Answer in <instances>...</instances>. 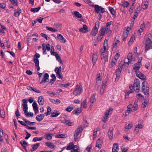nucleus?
<instances>
[{
	"mask_svg": "<svg viewBox=\"0 0 152 152\" xmlns=\"http://www.w3.org/2000/svg\"><path fill=\"white\" fill-rule=\"evenodd\" d=\"M132 88L133 89L136 93L139 92L140 90V83L138 79H135Z\"/></svg>",
	"mask_w": 152,
	"mask_h": 152,
	"instance_id": "f257e3e1",
	"label": "nucleus"
},
{
	"mask_svg": "<svg viewBox=\"0 0 152 152\" xmlns=\"http://www.w3.org/2000/svg\"><path fill=\"white\" fill-rule=\"evenodd\" d=\"M147 82L143 81L142 84V91L146 95H148L149 94V88L147 86Z\"/></svg>",
	"mask_w": 152,
	"mask_h": 152,
	"instance_id": "f03ea898",
	"label": "nucleus"
},
{
	"mask_svg": "<svg viewBox=\"0 0 152 152\" xmlns=\"http://www.w3.org/2000/svg\"><path fill=\"white\" fill-rule=\"evenodd\" d=\"M82 87L81 85H77L76 86L74 91L73 92V94L75 96L80 95L82 92Z\"/></svg>",
	"mask_w": 152,
	"mask_h": 152,
	"instance_id": "7ed1b4c3",
	"label": "nucleus"
},
{
	"mask_svg": "<svg viewBox=\"0 0 152 152\" xmlns=\"http://www.w3.org/2000/svg\"><path fill=\"white\" fill-rule=\"evenodd\" d=\"M83 128L81 126H79L75 130L74 135V140L76 141L79 137V133H81L83 130Z\"/></svg>",
	"mask_w": 152,
	"mask_h": 152,
	"instance_id": "20e7f679",
	"label": "nucleus"
},
{
	"mask_svg": "<svg viewBox=\"0 0 152 152\" xmlns=\"http://www.w3.org/2000/svg\"><path fill=\"white\" fill-rule=\"evenodd\" d=\"M152 42L149 38H148L146 40L145 50V52L152 48Z\"/></svg>",
	"mask_w": 152,
	"mask_h": 152,
	"instance_id": "39448f33",
	"label": "nucleus"
},
{
	"mask_svg": "<svg viewBox=\"0 0 152 152\" xmlns=\"http://www.w3.org/2000/svg\"><path fill=\"white\" fill-rule=\"evenodd\" d=\"M108 52H102L101 53V60L104 63L107 62L108 60Z\"/></svg>",
	"mask_w": 152,
	"mask_h": 152,
	"instance_id": "423d86ee",
	"label": "nucleus"
},
{
	"mask_svg": "<svg viewBox=\"0 0 152 152\" xmlns=\"http://www.w3.org/2000/svg\"><path fill=\"white\" fill-rule=\"evenodd\" d=\"M122 66H118V68L116 70V77L115 79V80H118V78L120 77V75L121 74V71L122 69Z\"/></svg>",
	"mask_w": 152,
	"mask_h": 152,
	"instance_id": "0eeeda50",
	"label": "nucleus"
},
{
	"mask_svg": "<svg viewBox=\"0 0 152 152\" xmlns=\"http://www.w3.org/2000/svg\"><path fill=\"white\" fill-rule=\"evenodd\" d=\"M79 31L80 32L86 33L88 32V29L86 25H83V27L79 28Z\"/></svg>",
	"mask_w": 152,
	"mask_h": 152,
	"instance_id": "6e6552de",
	"label": "nucleus"
},
{
	"mask_svg": "<svg viewBox=\"0 0 152 152\" xmlns=\"http://www.w3.org/2000/svg\"><path fill=\"white\" fill-rule=\"evenodd\" d=\"M61 66H60L59 67H56L55 68L54 71L56 73L57 77L59 78H62V76L61 75Z\"/></svg>",
	"mask_w": 152,
	"mask_h": 152,
	"instance_id": "1a4fd4ad",
	"label": "nucleus"
},
{
	"mask_svg": "<svg viewBox=\"0 0 152 152\" xmlns=\"http://www.w3.org/2000/svg\"><path fill=\"white\" fill-rule=\"evenodd\" d=\"M136 76L143 80H146V78L145 75L139 71L136 72Z\"/></svg>",
	"mask_w": 152,
	"mask_h": 152,
	"instance_id": "9d476101",
	"label": "nucleus"
},
{
	"mask_svg": "<svg viewBox=\"0 0 152 152\" xmlns=\"http://www.w3.org/2000/svg\"><path fill=\"white\" fill-rule=\"evenodd\" d=\"M142 65L141 61H139L136 64H134V66L133 68V69L135 70V72L136 73V72H138V70Z\"/></svg>",
	"mask_w": 152,
	"mask_h": 152,
	"instance_id": "9b49d317",
	"label": "nucleus"
},
{
	"mask_svg": "<svg viewBox=\"0 0 152 152\" xmlns=\"http://www.w3.org/2000/svg\"><path fill=\"white\" fill-rule=\"evenodd\" d=\"M49 75L48 73H45L43 78L42 79L41 82H40V83H42L43 82L45 83L46 82H49Z\"/></svg>",
	"mask_w": 152,
	"mask_h": 152,
	"instance_id": "f8f14e48",
	"label": "nucleus"
},
{
	"mask_svg": "<svg viewBox=\"0 0 152 152\" xmlns=\"http://www.w3.org/2000/svg\"><path fill=\"white\" fill-rule=\"evenodd\" d=\"M40 146V143H35L31 145V148L30 149V151L32 152L36 150Z\"/></svg>",
	"mask_w": 152,
	"mask_h": 152,
	"instance_id": "ddd939ff",
	"label": "nucleus"
},
{
	"mask_svg": "<svg viewBox=\"0 0 152 152\" xmlns=\"http://www.w3.org/2000/svg\"><path fill=\"white\" fill-rule=\"evenodd\" d=\"M108 41L107 40L105 39L104 42V47L101 49L100 50V51L102 53V52H108L106 50V46L107 45Z\"/></svg>",
	"mask_w": 152,
	"mask_h": 152,
	"instance_id": "4468645a",
	"label": "nucleus"
},
{
	"mask_svg": "<svg viewBox=\"0 0 152 152\" xmlns=\"http://www.w3.org/2000/svg\"><path fill=\"white\" fill-rule=\"evenodd\" d=\"M22 101L23 102V111H26L28 110V107H27V101L25 99H23L22 100Z\"/></svg>",
	"mask_w": 152,
	"mask_h": 152,
	"instance_id": "2eb2a0df",
	"label": "nucleus"
},
{
	"mask_svg": "<svg viewBox=\"0 0 152 152\" xmlns=\"http://www.w3.org/2000/svg\"><path fill=\"white\" fill-rule=\"evenodd\" d=\"M92 62L93 65H94L96 62L97 58V54L96 52H94L93 53L92 56Z\"/></svg>",
	"mask_w": 152,
	"mask_h": 152,
	"instance_id": "dca6fc26",
	"label": "nucleus"
},
{
	"mask_svg": "<svg viewBox=\"0 0 152 152\" xmlns=\"http://www.w3.org/2000/svg\"><path fill=\"white\" fill-rule=\"evenodd\" d=\"M118 145L117 143H114L113 144L112 149V152H118Z\"/></svg>",
	"mask_w": 152,
	"mask_h": 152,
	"instance_id": "f3484780",
	"label": "nucleus"
},
{
	"mask_svg": "<svg viewBox=\"0 0 152 152\" xmlns=\"http://www.w3.org/2000/svg\"><path fill=\"white\" fill-rule=\"evenodd\" d=\"M57 38L60 40V42L62 43H65L66 42V40L61 34H58L57 35Z\"/></svg>",
	"mask_w": 152,
	"mask_h": 152,
	"instance_id": "a211bd4d",
	"label": "nucleus"
},
{
	"mask_svg": "<svg viewBox=\"0 0 152 152\" xmlns=\"http://www.w3.org/2000/svg\"><path fill=\"white\" fill-rule=\"evenodd\" d=\"M40 57V55L39 53H36L34 56V63H38L39 62L38 59Z\"/></svg>",
	"mask_w": 152,
	"mask_h": 152,
	"instance_id": "6ab92c4d",
	"label": "nucleus"
},
{
	"mask_svg": "<svg viewBox=\"0 0 152 152\" xmlns=\"http://www.w3.org/2000/svg\"><path fill=\"white\" fill-rule=\"evenodd\" d=\"M44 117V116L43 114H41L37 115L36 117V118L38 121H40L43 119Z\"/></svg>",
	"mask_w": 152,
	"mask_h": 152,
	"instance_id": "aec40b11",
	"label": "nucleus"
},
{
	"mask_svg": "<svg viewBox=\"0 0 152 152\" xmlns=\"http://www.w3.org/2000/svg\"><path fill=\"white\" fill-rule=\"evenodd\" d=\"M113 48H116L120 44V41L116 39H115L113 42Z\"/></svg>",
	"mask_w": 152,
	"mask_h": 152,
	"instance_id": "412c9836",
	"label": "nucleus"
},
{
	"mask_svg": "<svg viewBox=\"0 0 152 152\" xmlns=\"http://www.w3.org/2000/svg\"><path fill=\"white\" fill-rule=\"evenodd\" d=\"M102 140L100 139H99L96 141V147H98L99 149H100L102 147Z\"/></svg>",
	"mask_w": 152,
	"mask_h": 152,
	"instance_id": "4be33fe9",
	"label": "nucleus"
},
{
	"mask_svg": "<svg viewBox=\"0 0 152 152\" xmlns=\"http://www.w3.org/2000/svg\"><path fill=\"white\" fill-rule=\"evenodd\" d=\"M98 29L97 28H95L94 27L92 29L91 33V34L92 36H95L98 33Z\"/></svg>",
	"mask_w": 152,
	"mask_h": 152,
	"instance_id": "5701e85b",
	"label": "nucleus"
},
{
	"mask_svg": "<svg viewBox=\"0 0 152 152\" xmlns=\"http://www.w3.org/2000/svg\"><path fill=\"white\" fill-rule=\"evenodd\" d=\"M38 102L39 104L40 105H42L43 104L44 100L42 96H40L38 97Z\"/></svg>",
	"mask_w": 152,
	"mask_h": 152,
	"instance_id": "b1692460",
	"label": "nucleus"
},
{
	"mask_svg": "<svg viewBox=\"0 0 152 152\" xmlns=\"http://www.w3.org/2000/svg\"><path fill=\"white\" fill-rule=\"evenodd\" d=\"M95 12L96 13H99L101 10V7L98 5H95L94 6Z\"/></svg>",
	"mask_w": 152,
	"mask_h": 152,
	"instance_id": "393cba45",
	"label": "nucleus"
},
{
	"mask_svg": "<svg viewBox=\"0 0 152 152\" xmlns=\"http://www.w3.org/2000/svg\"><path fill=\"white\" fill-rule=\"evenodd\" d=\"M49 100H50L52 103L56 104H58L61 102L60 100L58 99H56V100H55L54 99H49Z\"/></svg>",
	"mask_w": 152,
	"mask_h": 152,
	"instance_id": "a878e982",
	"label": "nucleus"
},
{
	"mask_svg": "<svg viewBox=\"0 0 152 152\" xmlns=\"http://www.w3.org/2000/svg\"><path fill=\"white\" fill-rule=\"evenodd\" d=\"M14 15L15 17H18L20 13H21V10L20 8H18L17 10H14Z\"/></svg>",
	"mask_w": 152,
	"mask_h": 152,
	"instance_id": "bb28decb",
	"label": "nucleus"
},
{
	"mask_svg": "<svg viewBox=\"0 0 152 152\" xmlns=\"http://www.w3.org/2000/svg\"><path fill=\"white\" fill-rule=\"evenodd\" d=\"M45 138L47 140H50L52 139V136L51 134L48 133L44 135Z\"/></svg>",
	"mask_w": 152,
	"mask_h": 152,
	"instance_id": "cd10ccee",
	"label": "nucleus"
},
{
	"mask_svg": "<svg viewBox=\"0 0 152 152\" xmlns=\"http://www.w3.org/2000/svg\"><path fill=\"white\" fill-rule=\"evenodd\" d=\"M61 123L64 124H66V125H68L69 126H72L74 124L73 123L71 122V121L70 120H65L64 121H61Z\"/></svg>",
	"mask_w": 152,
	"mask_h": 152,
	"instance_id": "c85d7f7f",
	"label": "nucleus"
},
{
	"mask_svg": "<svg viewBox=\"0 0 152 152\" xmlns=\"http://www.w3.org/2000/svg\"><path fill=\"white\" fill-rule=\"evenodd\" d=\"M81 112V110L80 109V108H78L77 110H74L73 112V114H76L77 115H78Z\"/></svg>",
	"mask_w": 152,
	"mask_h": 152,
	"instance_id": "c756f323",
	"label": "nucleus"
},
{
	"mask_svg": "<svg viewBox=\"0 0 152 152\" xmlns=\"http://www.w3.org/2000/svg\"><path fill=\"white\" fill-rule=\"evenodd\" d=\"M41 8V7L39 6L37 8H32L31 9V11L33 12H38Z\"/></svg>",
	"mask_w": 152,
	"mask_h": 152,
	"instance_id": "7c9ffc66",
	"label": "nucleus"
},
{
	"mask_svg": "<svg viewBox=\"0 0 152 152\" xmlns=\"http://www.w3.org/2000/svg\"><path fill=\"white\" fill-rule=\"evenodd\" d=\"M74 14L75 16L78 18H82V15L80 14L78 11H75L74 12Z\"/></svg>",
	"mask_w": 152,
	"mask_h": 152,
	"instance_id": "2f4dec72",
	"label": "nucleus"
},
{
	"mask_svg": "<svg viewBox=\"0 0 152 152\" xmlns=\"http://www.w3.org/2000/svg\"><path fill=\"white\" fill-rule=\"evenodd\" d=\"M108 134L110 139L111 140L112 139L113 136L112 130L109 129L108 132Z\"/></svg>",
	"mask_w": 152,
	"mask_h": 152,
	"instance_id": "473e14b6",
	"label": "nucleus"
},
{
	"mask_svg": "<svg viewBox=\"0 0 152 152\" xmlns=\"http://www.w3.org/2000/svg\"><path fill=\"white\" fill-rule=\"evenodd\" d=\"M127 59L129 60V63H131V61H132V54L131 53H129L127 56Z\"/></svg>",
	"mask_w": 152,
	"mask_h": 152,
	"instance_id": "72a5a7b5",
	"label": "nucleus"
},
{
	"mask_svg": "<svg viewBox=\"0 0 152 152\" xmlns=\"http://www.w3.org/2000/svg\"><path fill=\"white\" fill-rule=\"evenodd\" d=\"M121 5L124 7H129V3L127 1H125Z\"/></svg>",
	"mask_w": 152,
	"mask_h": 152,
	"instance_id": "f704fd0d",
	"label": "nucleus"
},
{
	"mask_svg": "<svg viewBox=\"0 0 152 152\" xmlns=\"http://www.w3.org/2000/svg\"><path fill=\"white\" fill-rule=\"evenodd\" d=\"M46 29L52 32H56L58 31L56 29H55L52 27H50L48 26H46Z\"/></svg>",
	"mask_w": 152,
	"mask_h": 152,
	"instance_id": "c9c22d12",
	"label": "nucleus"
},
{
	"mask_svg": "<svg viewBox=\"0 0 152 152\" xmlns=\"http://www.w3.org/2000/svg\"><path fill=\"white\" fill-rule=\"evenodd\" d=\"M105 33V32L104 29L103 28H102L100 31L99 34V35L101 36V37H102V36L103 37V36L104 34Z\"/></svg>",
	"mask_w": 152,
	"mask_h": 152,
	"instance_id": "e433bc0d",
	"label": "nucleus"
},
{
	"mask_svg": "<svg viewBox=\"0 0 152 152\" xmlns=\"http://www.w3.org/2000/svg\"><path fill=\"white\" fill-rule=\"evenodd\" d=\"M43 137H34L33 138V141L34 142H36L37 141H41L43 139Z\"/></svg>",
	"mask_w": 152,
	"mask_h": 152,
	"instance_id": "4c0bfd02",
	"label": "nucleus"
},
{
	"mask_svg": "<svg viewBox=\"0 0 152 152\" xmlns=\"http://www.w3.org/2000/svg\"><path fill=\"white\" fill-rule=\"evenodd\" d=\"M135 128V130L137 132H138L139 129H137V128L139 129L142 128V126L141 124H138L136 125Z\"/></svg>",
	"mask_w": 152,
	"mask_h": 152,
	"instance_id": "58836bf2",
	"label": "nucleus"
},
{
	"mask_svg": "<svg viewBox=\"0 0 152 152\" xmlns=\"http://www.w3.org/2000/svg\"><path fill=\"white\" fill-rule=\"evenodd\" d=\"M73 145V143L72 142L69 143L67 146L66 148V150H71L72 149Z\"/></svg>",
	"mask_w": 152,
	"mask_h": 152,
	"instance_id": "ea45409f",
	"label": "nucleus"
},
{
	"mask_svg": "<svg viewBox=\"0 0 152 152\" xmlns=\"http://www.w3.org/2000/svg\"><path fill=\"white\" fill-rule=\"evenodd\" d=\"M33 109L34 110H38V107H37V103L35 102H34L32 104Z\"/></svg>",
	"mask_w": 152,
	"mask_h": 152,
	"instance_id": "a19ab883",
	"label": "nucleus"
},
{
	"mask_svg": "<svg viewBox=\"0 0 152 152\" xmlns=\"http://www.w3.org/2000/svg\"><path fill=\"white\" fill-rule=\"evenodd\" d=\"M137 101H135V102H134V104L133 106V108H134L133 110L134 111L137 110V109H138V105L137 104Z\"/></svg>",
	"mask_w": 152,
	"mask_h": 152,
	"instance_id": "79ce46f5",
	"label": "nucleus"
},
{
	"mask_svg": "<svg viewBox=\"0 0 152 152\" xmlns=\"http://www.w3.org/2000/svg\"><path fill=\"white\" fill-rule=\"evenodd\" d=\"M60 114V113H58L57 111H56L55 113L53 112L52 113L51 115V117H56L58 116Z\"/></svg>",
	"mask_w": 152,
	"mask_h": 152,
	"instance_id": "37998d69",
	"label": "nucleus"
},
{
	"mask_svg": "<svg viewBox=\"0 0 152 152\" xmlns=\"http://www.w3.org/2000/svg\"><path fill=\"white\" fill-rule=\"evenodd\" d=\"M65 135L64 134H58L56 135V138H64L66 137V136H65Z\"/></svg>",
	"mask_w": 152,
	"mask_h": 152,
	"instance_id": "c03bdc74",
	"label": "nucleus"
},
{
	"mask_svg": "<svg viewBox=\"0 0 152 152\" xmlns=\"http://www.w3.org/2000/svg\"><path fill=\"white\" fill-rule=\"evenodd\" d=\"M109 115H108V114H107V113L105 112L104 115V116L102 119L103 122H105L107 119V117Z\"/></svg>",
	"mask_w": 152,
	"mask_h": 152,
	"instance_id": "a18cd8bd",
	"label": "nucleus"
},
{
	"mask_svg": "<svg viewBox=\"0 0 152 152\" xmlns=\"http://www.w3.org/2000/svg\"><path fill=\"white\" fill-rule=\"evenodd\" d=\"M132 111V109H128L126 111L125 113H123V115L125 116H126L129 114V113L131 112Z\"/></svg>",
	"mask_w": 152,
	"mask_h": 152,
	"instance_id": "49530a36",
	"label": "nucleus"
},
{
	"mask_svg": "<svg viewBox=\"0 0 152 152\" xmlns=\"http://www.w3.org/2000/svg\"><path fill=\"white\" fill-rule=\"evenodd\" d=\"M81 105L82 107H83L84 108H86L87 107V104L86 100L81 103Z\"/></svg>",
	"mask_w": 152,
	"mask_h": 152,
	"instance_id": "de8ad7c7",
	"label": "nucleus"
},
{
	"mask_svg": "<svg viewBox=\"0 0 152 152\" xmlns=\"http://www.w3.org/2000/svg\"><path fill=\"white\" fill-rule=\"evenodd\" d=\"M113 21H111L109 22H107L106 25L105 27L110 28V26L113 24Z\"/></svg>",
	"mask_w": 152,
	"mask_h": 152,
	"instance_id": "09e8293b",
	"label": "nucleus"
},
{
	"mask_svg": "<svg viewBox=\"0 0 152 152\" xmlns=\"http://www.w3.org/2000/svg\"><path fill=\"white\" fill-rule=\"evenodd\" d=\"M116 62V61H115V60H113L111 62L110 64L109 65V67L110 68H111L114 66L115 65Z\"/></svg>",
	"mask_w": 152,
	"mask_h": 152,
	"instance_id": "8fccbe9b",
	"label": "nucleus"
},
{
	"mask_svg": "<svg viewBox=\"0 0 152 152\" xmlns=\"http://www.w3.org/2000/svg\"><path fill=\"white\" fill-rule=\"evenodd\" d=\"M41 35L42 37H43L47 40H48L49 39V37H48V35L45 34L43 33H41Z\"/></svg>",
	"mask_w": 152,
	"mask_h": 152,
	"instance_id": "3c124183",
	"label": "nucleus"
},
{
	"mask_svg": "<svg viewBox=\"0 0 152 152\" xmlns=\"http://www.w3.org/2000/svg\"><path fill=\"white\" fill-rule=\"evenodd\" d=\"M109 9L110 12V13L113 15H114L115 13V12L114 11V9L112 8L111 7H109Z\"/></svg>",
	"mask_w": 152,
	"mask_h": 152,
	"instance_id": "603ef678",
	"label": "nucleus"
},
{
	"mask_svg": "<svg viewBox=\"0 0 152 152\" xmlns=\"http://www.w3.org/2000/svg\"><path fill=\"white\" fill-rule=\"evenodd\" d=\"M130 63H129L128 62H124V64L123 65L122 64L121 65H120V66H122V68L124 67L125 69H126L128 66V65Z\"/></svg>",
	"mask_w": 152,
	"mask_h": 152,
	"instance_id": "864d4df0",
	"label": "nucleus"
},
{
	"mask_svg": "<svg viewBox=\"0 0 152 152\" xmlns=\"http://www.w3.org/2000/svg\"><path fill=\"white\" fill-rule=\"evenodd\" d=\"M46 145L48 147H50L51 146H52L53 148H54L55 147L53 145H52V143L50 142H46L45 143Z\"/></svg>",
	"mask_w": 152,
	"mask_h": 152,
	"instance_id": "5fc2aeb1",
	"label": "nucleus"
},
{
	"mask_svg": "<svg viewBox=\"0 0 152 152\" xmlns=\"http://www.w3.org/2000/svg\"><path fill=\"white\" fill-rule=\"evenodd\" d=\"M0 115L1 117L2 118H4L5 117V112L3 111L0 110Z\"/></svg>",
	"mask_w": 152,
	"mask_h": 152,
	"instance_id": "6e6d98bb",
	"label": "nucleus"
},
{
	"mask_svg": "<svg viewBox=\"0 0 152 152\" xmlns=\"http://www.w3.org/2000/svg\"><path fill=\"white\" fill-rule=\"evenodd\" d=\"M70 83H68L66 84H63L61 83H60L59 84V85L61 86V87H64L65 88L67 87V86H69L70 85Z\"/></svg>",
	"mask_w": 152,
	"mask_h": 152,
	"instance_id": "4d7b16f0",
	"label": "nucleus"
},
{
	"mask_svg": "<svg viewBox=\"0 0 152 152\" xmlns=\"http://www.w3.org/2000/svg\"><path fill=\"white\" fill-rule=\"evenodd\" d=\"M96 101L95 96L93 95L90 99V102L91 103H93Z\"/></svg>",
	"mask_w": 152,
	"mask_h": 152,
	"instance_id": "13d9d810",
	"label": "nucleus"
},
{
	"mask_svg": "<svg viewBox=\"0 0 152 152\" xmlns=\"http://www.w3.org/2000/svg\"><path fill=\"white\" fill-rule=\"evenodd\" d=\"M123 34L124 35L123 36L124 37V38H123V39L124 41H125L126 40V38L128 35V33L127 32H126L125 33L124 32L123 33Z\"/></svg>",
	"mask_w": 152,
	"mask_h": 152,
	"instance_id": "bf43d9fd",
	"label": "nucleus"
},
{
	"mask_svg": "<svg viewBox=\"0 0 152 152\" xmlns=\"http://www.w3.org/2000/svg\"><path fill=\"white\" fill-rule=\"evenodd\" d=\"M20 143L21 145H28V142H26V141H25V140H24L23 141H21L20 142Z\"/></svg>",
	"mask_w": 152,
	"mask_h": 152,
	"instance_id": "052dcab7",
	"label": "nucleus"
},
{
	"mask_svg": "<svg viewBox=\"0 0 152 152\" xmlns=\"http://www.w3.org/2000/svg\"><path fill=\"white\" fill-rule=\"evenodd\" d=\"M135 0H134V1L133 2L130 8V9L131 10H132V12H131V13H132V12L133 10L135 8V6L134 5V4L135 3Z\"/></svg>",
	"mask_w": 152,
	"mask_h": 152,
	"instance_id": "680f3d73",
	"label": "nucleus"
},
{
	"mask_svg": "<svg viewBox=\"0 0 152 152\" xmlns=\"http://www.w3.org/2000/svg\"><path fill=\"white\" fill-rule=\"evenodd\" d=\"M148 102H144L142 103V105H141V107L142 108H145L146 106L148 105Z\"/></svg>",
	"mask_w": 152,
	"mask_h": 152,
	"instance_id": "e2e57ef3",
	"label": "nucleus"
},
{
	"mask_svg": "<svg viewBox=\"0 0 152 152\" xmlns=\"http://www.w3.org/2000/svg\"><path fill=\"white\" fill-rule=\"evenodd\" d=\"M39 62L38 63H35V67L37 68V70L38 71L40 69V67L39 66Z\"/></svg>",
	"mask_w": 152,
	"mask_h": 152,
	"instance_id": "0e129e2a",
	"label": "nucleus"
},
{
	"mask_svg": "<svg viewBox=\"0 0 152 152\" xmlns=\"http://www.w3.org/2000/svg\"><path fill=\"white\" fill-rule=\"evenodd\" d=\"M133 39H134L133 37L132 36L131 37L129 41L128 42V44L129 45H132V42L133 41Z\"/></svg>",
	"mask_w": 152,
	"mask_h": 152,
	"instance_id": "69168bd1",
	"label": "nucleus"
},
{
	"mask_svg": "<svg viewBox=\"0 0 152 152\" xmlns=\"http://www.w3.org/2000/svg\"><path fill=\"white\" fill-rule=\"evenodd\" d=\"M73 109V108L72 107H71L70 106H69L66 109V110L68 112H70Z\"/></svg>",
	"mask_w": 152,
	"mask_h": 152,
	"instance_id": "338daca9",
	"label": "nucleus"
},
{
	"mask_svg": "<svg viewBox=\"0 0 152 152\" xmlns=\"http://www.w3.org/2000/svg\"><path fill=\"white\" fill-rule=\"evenodd\" d=\"M122 152H127L128 149L124 146H122L121 148Z\"/></svg>",
	"mask_w": 152,
	"mask_h": 152,
	"instance_id": "774afa93",
	"label": "nucleus"
}]
</instances>
